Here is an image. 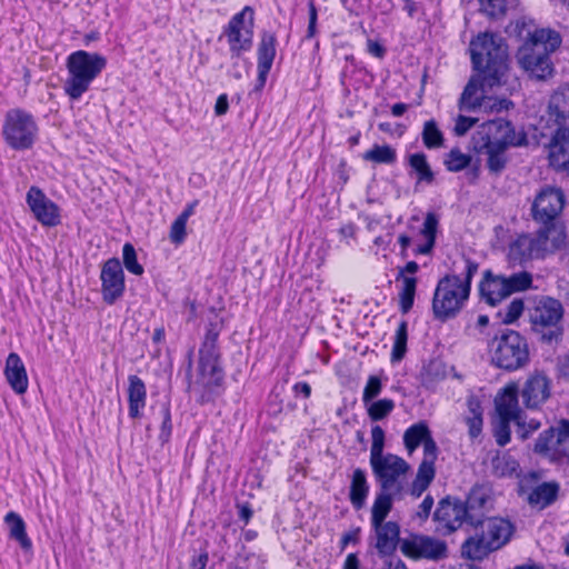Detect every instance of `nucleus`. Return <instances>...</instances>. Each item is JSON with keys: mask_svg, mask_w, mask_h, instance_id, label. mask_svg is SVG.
Wrapping results in <instances>:
<instances>
[{"mask_svg": "<svg viewBox=\"0 0 569 569\" xmlns=\"http://www.w3.org/2000/svg\"><path fill=\"white\" fill-rule=\"evenodd\" d=\"M419 266L416 261H409L403 267H398L396 281L401 283L399 291V306L402 313H407L413 306Z\"/></svg>", "mask_w": 569, "mask_h": 569, "instance_id": "obj_21", "label": "nucleus"}, {"mask_svg": "<svg viewBox=\"0 0 569 569\" xmlns=\"http://www.w3.org/2000/svg\"><path fill=\"white\" fill-rule=\"evenodd\" d=\"M496 549L481 531L470 536L461 546V555L471 560H482Z\"/></svg>", "mask_w": 569, "mask_h": 569, "instance_id": "obj_30", "label": "nucleus"}, {"mask_svg": "<svg viewBox=\"0 0 569 569\" xmlns=\"http://www.w3.org/2000/svg\"><path fill=\"white\" fill-rule=\"evenodd\" d=\"M38 131V124L30 112L20 108L7 111L2 124V137L11 149L20 151L32 148Z\"/></svg>", "mask_w": 569, "mask_h": 569, "instance_id": "obj_7", "label": "nucleus"}, {"mask_svg": "<svg viewBox=\"0 0 569 569\" xmlns=\"http://www.w3.org/2000/svg\"><path fill=\"white\" fill-rule=\"evenodd\" d=\"M4 376L17 395H23L28 390L29 380L24 363L16 352L9 353L6 360Z\"/></svg>", "mask_w": 569, "mask_h": 569, "instance_id": "obj_26", "label": "nucleus"}, {"mask_svg": "<svg viewBox=\"0 0 569 569\" xmlns=\"http://www.w3.org/2000/svg\"><path fill=\"white\" fill-rule=\"evenodd\" d=\"M538 258L542 259L560 250L566 243V231L561 224L551 222L545 223L535 234H532Z\"/></svg>", "mask_w": 569, "mask_h": 569, "instance_id": "obj_19", "label": "nucleus"}, {"mask_svg": "<svg viewBox=\"0 0 569 569\" xmlns=\"http://www.w3.org/2000/svg\"><path fill=\"white\" fill-rule=\"evenodd\" d=\"M292 389L295 395H302L305 398H309L311 395V387L305 381L297 382Z\"/></svg>", "mask_w": 569, "mask_h": 569, "instance_id": "obj_63", "label": "nucleus"}, {"mask_svg": "<svg viewBox=\"0 0 569 569\" xmlns=\"http://www.w3.org/2000/svg\"><path fill=\"white\" fill-rule=\"evenodd\" d=\"M531 282L532 277L526 271L505 277L488 270L480 283V293L487 303L495 306L510 295L528 289Z\"/></svg>", "mask_w": 569, "mask_h": 569, "instance_id": "obj_9", "label": "nucleus"}, {"mask_svg": "<svg viewBox=\"0 0 569 569\" xmlns=\"http://www.w3.org/2000/svg\"><path fill=\"white\" fill-rule=\"evenodd\" d=\"M468 510L458 500L443 499L435 511L433 520L438 531L451 532L461 526L467 517Z\"/></svg>", "mask_w": 569, "mask_h": 569, "instance_id": "obj_20", "label": "nucleus"}, {"mask_svg": "<svg viewBox=\"0 0 569 569\" xmlns=\"http://www.w3.org/2000/svg\"><path fill=\"white\" fill-rule=\"evenodd\" d=\"M477 119L459 116L456 120L455 132L457 136H463L475 123Z\"/></svg>", "mask_w": 569, "mask_h": 569, "instance_id": "obj_56", "label": "nucleus"}, {"mask_svg": "<svg viewBox=\"0 0 569 569\" xmlns=\"http://www.w3.org/2000/svg\"><path fill=\"white\" fill-rule=\"evenodd\" d=\"M475 69L483 71L485 81L490 86L500 84L507 69V46L501 37L485 32L470 42Z\"/></svg>", "mask_w": 569, "mask_h": 569, "instance_id": "obj_4", "label": "nucleus"}, {"mask_svg": "<svg viewBox=\"0 0 569 569\" xmlns=\"http://www.w3.org/2000/svg\"><path fill=\"white\" fill-rule=\"evenodd\" d=\"M448 556V548L443 541L429 538V560H440Z\"/></svg>", "mask_w": 569, "mask_h": 569, "instance_id": "obj_54", "label": "nucleus"}, {"mask_svg": "<svg viewBox=\"0 0 569 569\" xmlns=\"http://www.w3.org/2000/svg\"><path fill=\"white\" fill-rule=\"evenodd\" d=\"M401 495L400 492L381 489L376 496L371 508V525H380L386 522V518L392 509L393 497Z\"/></svg>", "mask_w": 569, "mask_h": 569, "instance_id": "obj_32", "label": "nucleus"}, {"mask_svg": "<svg viewBox=\"0 0 569 569\" xmlns=\"http://www.w3.org/2000/svg\"><path fill=\"white\" fill-rule=\"evenodd\" d=\"M550 164L569 173V127L559 128L549 146Z\"/></svg>", "mask_w": 569, "mask_h": 569, "instance_id": "obj_25", "label": "nucleus"}, {"mask_svg": "<svg viewBox=\"0 0 569 569\" xmlns=\"http://www.w3.org/2000/svg\"><path fill=\"white\" fill-rule=\"evenodd\" d=\"M565 204L562 191L553 187H545L536 196L532 203V216L536 221L548 223L561 212Z\"/></svg>", "mask_w": 569, "mask_h": 569, "instance_id": "obj_15", "label": "nucleus"}, {"mask_svg": "<svg viewBox=\"0 0 569 569\" xmlns=\"http://www.w3.org/2000/svg\"><path fill=\"white\" fill-rule=\"evenodd\" d=\"M367 406V412L372 421H379L388 417L395 409V402L392 399H380L377 401H370Z\"/></svg>", "mask_w": 569, "mask_h": 569, "instance_id": "obj_40", "label": "nucleus"}, {"mask_svg": "<svg viewBox=\"0 0 569 569\" xmlns=\"http://www.w3.org/2000/svg\"><path fill=\"white\" fill-rule=\"evenodd\" d=\"M471 158L458 149L449 152L445 163L450 171H460L470 163Z\"/></svg>", "mask_w": 569, "mask_h": 569, "instance_id": "obj_47", "label": "nucleus"}, {"mask_svg": "<svg viewBox=\"0 0 569 569\" xmlns=\"http://www.w3.org/2000/svg\"><path fill=\"white\" fill-rule=\"evenodd\" d=\"M481 11L490 18H500L506 13V0H479Z\"/></svg>", "mask_w": 569, "mask_h": 569, "instance_id": "obj_49", "label": "nucleus"}, {"mask_svg": "<svg viewBox=\"0 0 569 569\" xmlns=\"http://www.w3.org/2000/svg\"><path fill=\"white\" fill-rule=\"evenodd\" d=\"M522 22L519 36L522 43L516 59L519 67L532 79L546 80L552 76L553 67L550 54L561 44L560 34L549 28H528Z\"/></svg>", "mask_w": 569, "mask_h": 569, "instance_id": "obj_1", "label": "nucleus"}, {"mask_svg": "<svg viewBox=\"0 0 569 569\" xmlns=\"http://www.w3.org/2000/svg\"><path fill=\"white\" fill-rule=\"evenodd\" d=\"M407 327L408 325L406 321H401L398 326L391 352L392 362H399L406 355L408 339Z\"/></svg>", "mask_w": 569, "mask_h": 569, "instance_id": "obj_41", "label": "nucleus"}, {"mask_svg": "<svg viewBox=\"0 0 569 569\" xmlns=\"http://www.w3.org/2000/svg\"><path fill=\"white\" fill-rule=\"evenodd\" d=\"M102 299L108 305H113L124 292V273L119 259H108L102 266L101 273Z\"/></svg>", "mask_w": 569, "mask_h": 569, "instance_id": "obj_16", "label": "nucleus"}, {"mask_svg": "<svg viewBox=\"0 0 569 569\" xmlns=\"http://www.w3.org/2000/svg\"><path fill=\"white\" fill-rule=\"evenodd\" d=\"M254 10L246 6L236 13L223 28L220 39L224 37L229 44L231 60H238L251 50L253 44Z\"/></svg>", "mask_w": 569, "mask_h": 569, "instance_id": "obj_8", "label": "nucleus"}, {"mask_svg": "<svg viewBox=\"0 0 569 569\" xmlns=\"http://www.w3.org/2000/svg\"><path fill=\"white\" fill-rule=\"evenodd\" d=\"M368 52L377 58H382L386 53L385 48L377 41L369 40L367 43Z\"/></svg>", "mask_w": 569, "mask_h": 569, "instance_id": "obj_62", "label": "nucleus"}, {"mask_svg": "<svg viewBox=\"0 0 569 569\" xmlns=\"http://www.w3.org/2000/svg\"><path fill=\"white\" fill-rule=\"evenodd\" d=\"M508 258L513 263H523L538 258L532 234H520L510 242Z\"/></svg>", "mask_w": 569, "mask_h": 569, "instance_id": "obj_27", "label": "nucleus"}, {"mask_svg": "<svg viewBox=\"0 0 569 569\" xmlns=\"http://www.w3.org/2000/svg\"><path fill=\"white\" fill-rule=\"evenodd\" d=\"M370 465L380 489L403 492L401 477L410 470V465L405 459L393 453H385L370 458Z\"/></svg>", "mask_w": 569, "mask_h": 569, "instance_id": "obj_10", "label": "nucleus"}, {"mask_svg": "<svg viewBox=\"0 0 569 569\" xmlns=\"http://www.w3.org/2000/svg\"><path fill=\"white\" fill-rule=\"evenodd\" d=\"M186 227H187V221H184L183 219H181L179 217H177L174 219V221L171 224L170 234H169L172 243L180 244L184 241Z\"/></svg>", "mask_w": 569, "mask_h": 569, "instance_id": "obj_53", "label": "nucleus"}, {"mask_svg": "<svg viewBox=\"0 0 569 569\" xmlns=\"http://www.w3.org/2000/svg\"><path fill=\"white\" fill-rule=\"evenodd\" d=\"M66 67L68 77L63 91L71 100H79L107 67V58L97 52L77 50L68 56Z\"/></svg>", "mask_w": 569, "mask_h": 569, "instance_id": "obj_5", "label": "nucleus"}, {"mask_svg": "<svg viewBox=\"0 0 569 569\" xmlns=\"http://www.w3.org/2000/svg\"><path fill=\"white\" fill-rule=\"evenodd\" d=\"M463 505L468 510L467 517L469 521L471 523L479 522V517L491 507V499L488 490L483 487H475L470 491L467 501Z\"/></svg>", "mask_w": 569, "mask_h": 569, "instance_id": "obj_29", "label": "nucleus"}, {"mask_svg": "<svg viewBox=\"0 0 569 569\" xmlns=\"http://www.w3.org/2000/svg\"><path fill=\"white\" fill-rule=\"evenodd\" d=\"M221 329H222V320L216 319L208 323L203 341L199 349V355H203V353L219 355L218 338H219Z\"/></svg>", "mask_w": 569, "mask_h": 569, "instance_id": "obj_37", "label": "nucleus"}, {"mask_svg": "<svg viewBox=\"0 0 569 569\" xmlns=\"http://www.w3.org/2000/svg\"><path fill=\"white\" fill-rule=\"evenodd\" d=\"M308 8H309V23H308V29H307V36L306 37L308 39H311L317 33V20H318V12H317V8H316V4H315L313 0H311L308 3Z\"/></svg>", "mask_w": 569, "mask_h": 569, "instance_id": "obj_55", "label": "nucleus"}, {"mask_svg": "<svg viewBox=\"0 0 569 569\" xmlns=\"http://www.w3.org/2000/svg\"><path fill=\"white\" fill-rule=\"evenodd\" d=\"M369 493V485L367 482L366 472L358 468L353 471L349 498L355 509L360 510L365 503Z\"/></svg>", "mask_w": 569, "mask_h": 569, "instance_id": "obj_31", "label": "nucleus"}, {"mask_svg": "<svg viewBox=\"0 0 569 569\" xmlns=\"http://www.w3.org/2000/svg\"><path fill=\"white\" fill-rule=\"evenodd\" d=\"M26 201L34 218L44 227H56L61 222L60 208L38 187L32 186Z\"/></svg>", "mask_w": 569, "mask_h": 569, "instance_id": "obj_14", "label": "nucleus"}, {"mask_svg": "<svg viewBox=\"0 0 569 569\" xmlns=\"http://www.w3.org/2000/svg\"><path fill=\"white\" fill-rule=\"evenodd\" d=\"M228 109H229V102H228L227 94H224V93L220 94L216 101L214 113L217 116H223L227 113Z\"/></svg>", "mask_w": 569, "mask_h": 569, "instance_id": "obj_61", "label": "nucleus"}, {"mask_svg": "<svg viewBox=\"0 0 569 569\" xmlns=\"http://www.w3.org/2000/svg\"><path fill=\"white\" fill-rule=\"evenodd\" d=\"M523 309V301L521 299H513L505 309L498 311L497 317L500 319L501 323H513L522 315Z\"/></svg>", "mask_w": 569, "mask_h": 569, "instance_id": "obj_43", "label": "nucleus"}, {"mask_svg": "<svg viewBox=\"0 0 569 569\" xmlns=\"http://www.w3.org/2000/svg\"><path fill=\"white\" fill-rule=\"evenodd\" d=\"M525 140V134H517L509 121L496 119L482 123L477 129L472 134L471 144L477 153L487 157L489 171L499 174L508 162V148L521 146Z\"/></svg>", "mask_w": 569, "mask_h": 569, "instance_id": "obj_2", "label": "nucleus"}, {"mask_svg": "<svg viewBox=\"0 0 569 569\" xmlns=\"http://www.w3.org/2000/svg\"><path fill=\"white\" fill-rule=\"evenodd\" d=\"M371 440L370 458L385 455V431L380 426L376 425L371 428Z\"/></svg>", "mask_w": 569, "mask_h": 569, "instance_id": "obj_50", "label": "nucleus"}, {"mask_svg": "<svg viewBox=\"0 0 569 569\" xmlns=\"http://www.w3.org/2000/svg\"><path fill=\"white\" fill-rule=\"evenodd\" d=\"M198 371L193 386L202 389L201 401L204 402L206 392H211L213 388L219 387L223 381V371L219 366V355H199Z\"/></svg>", "mask_w": 569, "mask_h": 569, "instance_id": "obj_17", "label": "nucleus"}, {"mask_svg": "<svg viewBox=\"0 0 569 569\" xmlns=\"http://www.w3.org/2000/svg\"><path fill=\"white\" fill-rule=\"evenodd\" d=\"M360 561L356 553H349L343 562V569H359Z\"/></svg>", "mask_w": 569, "mask_h": 569, "instance_id": "obj_64", "label": "nucleus"}, {"mask_svg": "<svg viewBox=\"0 0 569 569\" xmlns=\"http://www.w3.org/2000/svg\"><path fill=\"white\" fill-rule=\"evenodd\" d=\"M478 523L480 525V531L496 550L508 543L513 532L511 522L503 518H488L480 520Z\"/></svg>", "mask_w": 569, "mask_h": 569, "instance_id": "obj_23", "label": "nucleus"}, {"mask_svg": "<svg viewBox=\"0 0 569 569\" xmlns=\"http://www.w3.org/2000/svg\"><path fill=\"white\" fill-rule=\"evenodd\" d=\"M159 416L161 419L159 440L162 443H167L170 440L172 432L170 405L168 402L160 403Z\"/></svg>", "mask_w": 569, "mask_h": 569, "instance_id": "obj_45", "label": "nucleus"}, {"mask_svg": "<svg viewBox=\"0 0 569 569\" xmlns=\"http://www.w3.org/2000/svg\"><path fill=\"white\" fill-rule=\"evenodd\" d=\"M519 393L527 408L537 409L550 398L551 381L545 373L535 371L528 376Z\"/></svg>", "mask_w": 569, "mask_h": 569, "instance_id": "obj_18", "label": "nucleus"}, {"mask_svg": "<svg viewBox=\"0 0 569 569\" xmlns=\"http://www.w3.org/2000/svg\"><path fill=\"white\" fill-rule=\"evenodd\" d=\"M427 490V458H423L418 468L417 476L408 487L407 493L413 499L419 498Z\"/></svg>", "mask_w": 569, "mask_h": 569, "instance_id": "obj_42", "label": "nucleus"}, {"mask_svg": "<svg viewBox=\"0 0 569 569\" xmlns=\"http://www.w3.org/2000/svg\"><path fill=\"white\" fill-rule=\"evenodd\" d=\"M491 361L498 368L515 371L529 361L527 340L515 330H506L489 343Z\"/></svg>", "mask_w": 569, "mask_h": 569, "instance_id": "obj_6", "label": "nucleus"}, {"mask_svg": "<svg viewBox=\"0 0 569 569\" xmlns=\"http://www.w3.org/2000/svg\"><path fill=\"white\" fill-rule=\"evenodd\" d=\"M563 317L560 301L542 297L536 301L530 310V321L536 330L550 329L549 339L560 333L559 325Z\"/></svg>", "mask_w": 569, "mask_h": 569, "instance_id": "obj_12", "label": "nucleus"}, {"mask_svg": "<svg viewBox=\"0 0 569 569\" xmlns=\"http://www.w3.org/2000/svg\"><path fill=\"white\" fill-rule=\"evenodd\" d=\"M558 437L560 447L558 449V459L569 456V421L562 420L558 426Z\"/></svg>", "mask_w": 569, "mask_h": 569, "instance_id": "obj_52", "label": "nucleus"}, {"mask_svg": "<svg viewBox=\"0 0 569 569\" xmlns=\"http://www.w3.org/2000/svg\"><path fill=\"white\" fill-rule=\"evenodd\" d=\"M442 144V134L433 121H429V148Z\"/></svg>", "mask_w": 569, "mask_h": 569, "instance_id": "obj_59", "label": "nucleus"}, {"mask_svg": "<svg viewBox=\"0 0 569 569\" xmlns=\"http://www.w3.org/2000/svg\"><path fill=\"white\" fill-rule=\"evenodd\" d=\"M122 259L124 268L136 274L141 276L143 273V267L137 260V253L134 247L127 242L122 248Z\"/></svg>", "mask_w": 569, "mask_h": 569, "instance_id": "obj_44", "label": "nucleus"}, {"mask_svg": "<svg viewBox=\"0 0 569 569\" xmlns=\"http://www.w3.org/2000/svg\"><path fill=\"white\" fill-rule=\"evenodd\" d=\"M558 490L559 487L557 483L545 482L531 491L528 501L532 507L543 509L556 500Z\"/></svg>", "mask_w": 569, "mask_h": 569, "instance_id": "obj_35", "label": "nucleus"}, {"mask_svg": "<svg viewBox=\"0 0 569 569\" xmlns=\"http://www.w3.org/2000/svg\"><path fill=\"white\" fill-rule=\"evenodd\" d=\"M403 445L408 455H412L419 446H423L425 458H427V422L420 421L409 427L403 433Z\"/></svg>", "mask_w": 569, "mask_h": 569, "instance_id": "obj_34", "label": "nucleus"}, {"mask_svg": "<svg viewBox=\"0 0 569 569\" xmlns=\"http://www.w3.org/2000/svg\"><path fill=\"white\" fill-rule=\"evenodd\" d=\"M467 425L469 426V433L472 438L480 435L482 428V416H468L466 418Z\"/></svg>", "mask_w": 569, "mask_h": 569, "instance_id": "obj_57", "label": "nucleus"}, {"mask_svg": "<svg viewBox=\"0 0 569 569\" xmlns=\"http://www.w3.org/2000/svg\"><path fill=\"white\" fill-rule=\"evenodd\" d=\"M400 550L407 557L415 559L427 557V538L421 536H411L400 539Z\"/></svg>", "mask_w": 569, "mask_h": 569, "instance_id": "obj_38", "label": "nucleus"}, {"mask_svg": "<svg viewBox=\"0 0 569 569\" xmlns=\"http://www.w3.org/2000/svg\"><path fill=\"white\" fill-rule=\"evenodd\" d=\"M510 422L513 420L497 417L493 422V435L499 446H506L510 441Z\"/></svg>", "mask_w": 569, "mask_h": 569, "instance_id": "obj_48", "label": "nucleus"}, {"mask_svg": "<svg viewBox=\"0 0 569 569\" xmlns=\"http://www.w3.org/2000/svg\"><path fill=\"white\" fill-rule=\"evenodd\" d=\"M128 382L129 417L132 419H138L141 417V411L146 407V385L142 379L136 375L129 376Z\"/></svg>", "mask_w": 569, "mask_h": 569, "instance_id": "obj_28", "label": "nucleus"}, {"mask_svg": "<svg viewBox=\"0 0 569 569\" xmlns=\"http://www.w3.org/2000/svg\"><path fill=\"white\" fill-rule=\"evenodd\" d=\"M276 36L271 32L264 31L261 34V40L258 44V78L257 90H261L267 81V76L271 70L276 57Z\"/></svg>", "mask_w": 569, "mask_h": 569, "instance_id": "obj_22", "label": "nucleus"}, {"mask_svg": "<svg viewBox=\"0 0 569 569\" xmlns=\"http://www.w3.org/2000/svg\"><path fill=\"white\" fill-rule=\"evenodd\" d=\"M4 522L9 527V537L18 541L23 550H30L32 542L27 535L26 523L21 516L14 511H9L4 517Z\"/></svg>", "mask_w": 569, "mask_h": 569, "instance_id": "obj_33", "label": "nucleus"}, {"mask_svg": "<svg viewBox=\"0 0 569 569\" xmlns=\"http://www.w3.org/2000/svg\"><path fill=\"white\" fill-rule=\"evenodd\" d=\"M382 389L381 380L377 376H370L362 395V400L365 405H368L370 401H372Z\"/></svg>", "mask_w": 569, "mask_h": 569, "instance_id": "obj_51", "label": "nucleus"}, {"mask_svg": "<svg viewBox=\"0 0 569 569\" xmlns=\"http://www.w3.org/2000/svg\"><path fill=\"white\" fill-rule=\"evenodd\" d=\"M209 561V555L202 550L199 555L193 556L190 560V569H206Z\"/></svg>", "mask_w": 569, "mask_h": 569, "instance_id": "obj_58", "label": "nucleus"}, {"mask_svg": "<svg viewBox=\"0 0 569 569\" xmlns=\"http://www.w3.org/2000/svg\"><path fill=\"white\" fill-rule=\"evenodd\" d=\"M486 87L492 88L493 86L486 82L485 78L481 81L477 78H472L461 94V108L465 110L479 108L488 112H499L508 110L512 106L510 100L486 97Z\"/></svg>", "mask_w": 569, "mask_h": 569, "instance_id": "obj_11", "label": "nucleus"}, {"mask_svg": "<svg viewBox=\"0 0 569 569\" xmlns=\"http://www.w3.org/2000/svg\"><path fill=\"white\" fill-rule=\"evenodd\" d=\"M465 279L458 276H447L436 288L432 311L437 319L445 321L455 317L462 308L470 293V281L478 270V264L465 259Z\"/></svg>", "mask_w": 569, "mask_h": 569, "instance_id": "obj_3", "label": "nucleus"}, {"mask_svg": "<svg viewBox=\"0 0 569 569\" xmlns=\"http://www.w3.org/2000/svg\"><path fill=\"white\" fill-rule=\"evenodd\" d=\"M376 533V549L382 557L390 556L400 542V527L396 521L371 525Z\"/></svg>", "mask_w": 569, "mask_h": 569, "instance_id": "obj_24", "label": "nucleus"}, {"mask_svg": "<svg viewBox=\"0 0 569 569\" xmlns=\"http://www.w3.org/2000/svg\"><path fill=\"white\" fill-rule=\"evenodd\" d=\"M560 447V438L558 437V427H551L540 435L535 451L546 455L551 459H558V449Z\"/></svg>", "mask_w": 569, "mask_h": 569, "instance_id": "obj_36", "label": "nucleus"}, {"mask_svg": "<svg viewBox=\"0 0 569 569\" xmlns=\"http://www.w3.org/2000/svg\"><path fill=\"white\" fill-rule=\"evenodd\" d=\"M519 387L515 382L506 385L495 398V408L497 417L502 419H510L517 426V435L521 439L528 438V432L525 430V419L518 401Z\"/></svg>", "mask_w": 569, "mask_h": 569, "instance_id": "obj_13", "label": "nucleus"}, {"mask_svg": "<svg viewBox=\"0 0 569 569\" xmlns=\"http://www.w3.org/2000/svg\"><path fill=\"white\" fill-rule=\"evenodd\" d=\"M396 150L388 144H375L370 150L363 153V160L373 163L391 164L396 161Z\"/></svg>", "mask_w": 569, "mask_h": 569, "instance_id": "obj_39", "label": "nucleus"}, {"mask_svg": "<svg viewBox=\"0 0 569 569\" xmlns=\"http://www.w3.org/2000/svg\"><path fill=\"white\" fill-rule=\"evenodd\" d=\"M410 166V174L415 173L418 181L427 179V158L422 152L411 153L408 156Z\"/></svg>", "mask_w": 569, "mask_h": 569, "instance_id": "obj_46", "label": "nucleus"}, {"mask_svg": "<svg viewBox=\"0 0 569 569\" xmlns=\"http://www.w3.org/2000/svg\"><path fill=\"white\" fill-rule=\"evenodd\" d=\"M438 232V219L435 214L429 213V252L431 251Z\"/></svg>", "mask_w": 569, "mask_h": 569, "instance_id": "obj_60", "label": "nucleus"}]
</instances>
